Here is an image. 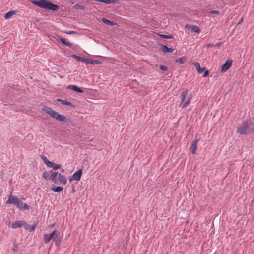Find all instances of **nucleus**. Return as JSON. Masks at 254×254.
<instances>
[{
  "label": "nucleus",
  "mask_w": 254,
  "mask_h": 254,
  "mask_svg": "<svg viewBox=\"0 0 254 254\" xmlns=\"http://www.w3.org/2000/svg\"><path fill=\"white\" fill-rule=\"evenodd\" d=\"M197 143H198V140H196L195 141H194L192 145H191V146L190 147V151L192 153V154H195V151L197 149Z\"/></svg>",
  "instance_id": "nucleus-12"
},
{
  "label": "nucleus",
  "mask_w": 254,
  "mask_h": 254,
  "mask_svg": "<svg viewBox=\"0 0 254 254\" xmlns=\"http://www.w3.org/2000/svg\"><path fill=\"white\" fill-rule=\"evenodd\" d=\"M52 166V168L55 170H57L61 168L60 165L54 163H53V165Z\"/></svg>",
  "instance_id": "nucleus-27"
},
{
  "label": "nucleus",
  "mask_w": 254,
  "mask_h": 254,
  "mask_svg": "<svg viewBox=\"0 0 254 254\" xmlns=\"http://www.w3.org/2000/svg\"><path fill=\"white\" fill-rule=\"evenodd\" d=\"M232 61L231 60H227L222 66L221 72H225L228 70L232 65Z\"/></svg>",
  "instance_id": "nucleus-9"
},
{
  "label": "nucleus",
  "mask_w": 254,
  "mask_h": 254,
  "mask_svg": "<svg viewBox=\"0 0 254 254\" xmlns=\"http://www.w3.org/2000/svg\"><path fill=\"white\" fill-rule=\"evenodd\" d=\"M85 62H86L87 63H92L91 60H89L88 59H86V61Z\"/></svg>",
  "instance_id": "nucleus-37"
},
{
  "label": "nucleus",
  "mask_w": 254,
  "mask_h": 254,
  "mask_svg": "<svg viewBox=\"0 0 254 254\" xmlns=\"http://www.w3.org/2000/svg\"><path fill=\"white\" fill-rule=\"evenodd\" d=\"M254 120L250 119L239 125L237 131L240 134H248L254 131Z\"/></svg>",
  "instance_id": "nucleus-1"
},
{
  "label": "nucleus",
  "mask_w": 254,
  "mask_h": 254,
  "mask_svg": "<svg viewBox=\"0 0 254 254\" xmlns=\"http://www.w3.org/2000/svg\"><path fill=\"white\" fill-rule=\"evenodd\" d=\"M6 203L14 204L20 210H29L30 209L28 204L23 203L19 198L12 195L9 196Z\"/></svg>",
  "instance_id": "nucleus-4"
},
{
  "label": "nucleus",
  "mask_w": 254,
  "mask_h": 254,
  "mask_svg": "<svg viewBox=\"0 0 254 254\" xmlns=\"http://www.w3.org/2000/svg\"><path fill=\"white\" fill-rule=\"evenodd\" d=\"M161 51L164 53H172L173 51V49L171 48H168L166 46L163 45L161 47Z\"/></svg>",
  "instance_id": "nucleus-15"
},
{
  "label": "nucleus",
  "mask_w": 254,
  "mask_h": 254,
  "mask_svg": "<svg viewBox=\"0 0 254 254\" xmlns=\"http://www.w3.org/2000/svg\"><path fill=\"white\" fill-rule=\"evenodd\" d=\"M59 180L60 184L63 185H65L67 183V180L65 177L60 173L58 174Z\"/></svg>",
  "instance_id": "nucleus-11"
},
{
  "label": "nucleus",
  "mask_w": 254,
  "mask_h": 254,
  "mask_svg": "<svg viewBox=\"0 0 254 254\" xmlns=\"http://www.w3.org/2000/svg\"><path fill=\"white\" fill-rule=\"evenodd\" d=\"M60 233L58 230H54L50 234H45L43 236V241L44 243L48 244L51 240H54L56 238L60 236Z\"/></svg>",
  "instance_id": "nucleus-6"
},
{
  "label": "nucleus",
  "mask_w": 254,
  "mask_h": 254,
  "mask_svg": "<svg viewBox=\"0 0 254 254\" xmlns=\"http://www.w3.org/2000/svg\"><path fill=\"white\" fill-rule=\"evenodd\" d=\"M41 158L45 163V164L46 163V162L49 161L48 158L45 156H42Z\"/></svg>",
  "instance_id": "nucleus-32"
},
{
  "label": "nucleus",
  "mask_w": 254,
  "mask_h": 254,
  "mask_svg": "<svg viewBox=\"0 0 254 254\" xmlns=\"http://www.w3.org/2000/svg\"><path fill=\"white\" fill-rule=\"evenodd\" d=\"M186 28H191L192 31H193L196 33H199L200 29L198 26L197 25H186Z\"/></svg>",
  "instance_id": "nucleus-13"
},
{
  "label": "nucleus",
  "mask_w": 254,
  "mask_h": 254,
  "mask_svg": "<svg viewBox=\"0 0 254 254\" xmlns=\"http://www.w3.org/2000/svg\"><path fill=\"white\" fill-rule=\"evenodd\" d=\"M65 33L67 34H72L75 33V32H74L73 31H65Z\"/></svg>",
  "instance_id": "nucleus-34"
},
{
  "label": "nucleus",
  "mask_w": 254,
  "mask_h": 254,
  "mask_svg": "<svg viewBox=\"0 0 254 254\" xmlns=\"http://www.w3.org/2000/svg\"><path fill=\"white\" fill-rule=\"evenodd\" d=\"M74 8L76 9L82 10L84 9V6L81 5L77 4L74 6Z\"/></svg>",
  "instance_id": "nucleus-28"
},
{
  "label": "nucleus",
  "mask_w": 254,
  "mask_h": 254,
  "mask_svg": "<svg viewBox=\"0 0 254 254\" xmlns=\"http://www.w3.org/2000/svg\"><path fill=\"white\" fill-rule=\"evenodd\" d=\"M242 21H243V19H242L240 20V21L239 22V24L241 23L242 22Z\"/></svg>",
  "instance_id": "nucleus-39"
},
{
  "label": "nucleus",
  "mask_w": 254,
  "mask_h": 254,
  "mask_svg": "<svg viewBox=\"0 0 254 254\" xmlns=\"http://www.w3.org/2000/svg\"><path fill=\"white\" fill-rule=\"evenodd\" d=\"M82 174V170L81 169L75 172L69 179V182H71L73 180L79 181L81 179V177Z\"/></svg>",
  "instance_id": "nucleus-7"
},
{
  "label": "nucleus",
  "mask_w": 254,
  "mask_h": 254,
  "mask_svg": "<svg viewBox=\"0 0 254 254\" xmlns=\"http://www.w3.org/2000/svg\"><path fill=\"white\" fill-rule=\"evenodd\" d=\"M193 64L195 66V68L196 69L197 71L199 73H202L204 71V70H205V68H201L200 67V64H199V63L195 62Z\"/></svg>",
  "instance_id": "nucleus-14"
},
{
  "label": "nucleus",
  "mask_w": 254,
  "mask_h": 254,
  "mask_svg": "<svg viewBox=\"0 0 254 254\" xmlns=\"http://www.w3.org/2000/svg\"><path fill=\"white\" fill-rule=\"evenodd\" d=\"M180 98L181 101L179 105L180 107L182 109L186 108L190 103L192 95L189 93L188 90H186L181 93Z\"/></svg>",
  "instance_id": "nucleus-5"
},
{
  "label": "nucleus",
  "mask_w": 254,
  "mask_h": 254,
  "mask_svg": "<svg viewBox=\"0 0 254 254\" xmlns=\"http://www.w3.org/2000/svg\"><path fill=\"white\" fill-rule=\"evenodd\" d=\"M186 61V58L184 56L181 57L175 60V62L180 64H184Z\"/></svg>",
  "instance_id": "nucleus-22"
},
{
  "label": "nucleus",
  "mask_w": 254,
  "mask_h": 254,
  "mask_svg": "<svg viewBox=\"0 0 254 254\" xmlns=\"http://www.w3.org/2000/svg\"><path fill=\"white\" fill-rule=\"evenodd\" d=\"M204 47L207 48H209L210 47H215V45H214V44H207L204 45Z\"/></svg>",
  "instance_id": "nucleus-31"
},
{
  "label": "nucleus",
  "mask_w": 254,
  "mask_h": 254,
  "mask_svg": "<svg viewBox=\"0 0 254 254\" xmlns=\"http://www.w3.org/2000/svg\"><path fill=\"white\" fill-rule=\"evenodd\" d=\"M221 44V43H217V44H215L214 45H215V47H216V46H220Z\"/></svg>",
  "instance_id": "nucleus-38"
},
{
  "label": "nucleus",
  "mask_w": 254,
  "mask_h": 254,
  "mask_svg": "<svg viewBox=\"0 0 254 254\" xmlns=\"http://www.w3.org/2000/svg\"><path fill=\"white\" fill-rule=\"evenodd\" d=\"M52 190L55 192H58L63 190V188L62 187L58 186L56 187H52L51 188Z\"/></svg>",
  "instance_id": "nucleus-24"
},
{
  "label": "nucleus",
  "mask_w": 254,
  "mask_h": 254,
  "mask_svg": "<svg viewBox=\"0 0 254 254\" xmlns=\"http://www.w3.org/2000/svg\"><path fill=\"white\" fill-rule=\"evenodd\" d=\"M67 88L71 89L78 93H83L84 92L82 89L79 88L77 86L74 85H70L67 87Z\"/></svg>",
  "instance_id": "nucleus-10"
},
{
  "label": "nucleus",
  "mask_w": 254,
  "mask_h": 254,
  "mask_svg": "<svg viewBox=\"0 0 254 254\" xmlns=\"http://www.w3.org/2000/svg\"><path fill=\"white\" fill-rule=\"evenodd\" d=\"M31 2L40 8L48 10L57 11L59 6L49 2L48 0H32Z\"/></svg>",
  "instance_id": "nucleus-2"
},
{
  "label": "nucleus",
  "mask_w": 254,
  "mask_h": 254,
  "mask_svg": "<svg viewBox=\"0 0 254 254\" xmlns=\"http://www.w3.org/2000/svg\"><path fill=\"white\" fill-rule=\"evenodd\" d=\"M208 70H206L205 72H204V74H203V77H206L208 76Z\"/></svg>",
  "instance_id": "nucleus-36"
},
{
  "label": "nucleus",
  "mask_w": 254,
  "mask_h": 254,
  "mask_svg": "<svg viewBox=\"0 0 254 254\" xmlns=\"http://www.w3.org/2000/svg\"><path fill=\"white\" fill-rule=\"evenodd\" d=\"M53 241H55V245H57V246H59L61 243V238H60V236H59L58 237L56 238V239H54Z\"/></svg>",
  "instance_id": "nucleus-26"
},
{
  "label": "nucleus",
  "mask_w": 254,
  "mask_h": 254,
  "mask_svg": "<svg viewBox=\"0 0 254 254\" xmlns=\"http://www.w3.org/2000/svg\"><path fill=\"white\" fill-rule=\"evenodd\" d=\"M72 57L73 58H74L78 61H82L83 62H85L86 61V59H84L83 57H79V56H76V55H72Z\"/></svg>",
  "instance_id": "nucleus-25"
},
{
  "label": "nucleus",
  "mask_w": 254,
  "mask_h": 254,
  "mask_svg": "<svg viewBox=\"0 0 254 254\" xmlns=\"http://www.w3.org/2000/svg\"><path fill=\"white\" fill-rule=\"evenodd\" d=\"M42 111L58 121L64 122L65 123H70L71 121L69 119H67L64 115L59 114L51 107H44L42 108Z\"/></svg>",
  "instance_id": "nucleus-3"
},
{
  "label": "nucleus",
  "mask_w": 254,
  "mask_h": 254,
  "mask_svg": "<svg viewBox=\"0 0 254 254\" xmlns=\"http://www.w3.org/2000/svg\"><path fill=\"white\" fill-rule=\"evenodd\" d=\"M57 100L58 102L60 103L63 105H65L67 106H72L71 103L67 100H64L60 99H58Z\"/></svg>",
  "instance_id": "nucleus-19"
},
{
  "label": "nucleus",
  "mask_w": 254,
  "mask_h": 254,
  "mask_svg": "<svg viewBox=\"0 0 254 254\" xmlns=\"http://www.w3.org/2000/svg\"><path fill=\"white\" fill-rule=\"evenodd\" d=\"M58 174V172H53L52 171H51L50 180H51L55 183H56V178Z\"/></svg>",
  "instance_id": "nucleus-17"
},
{
  "label": "nucleus",
  "mask_w": 254,
  "mask_h": 254,
  "mask_svg": "<svg viewBox=\"0 0 254 254\" xmlns=\"http://www.w3.org/2000/svg\"><path fill=\"white\" fill-rule=\"evenodd\" d=\"M26 222L24 220L16 221L11 224V227L12 229H16L24 226Z\"/></svg>",
  "instance_id": "nucleus-8"
},
{
  "label": "nucleus",
  "mask_w": 254,
  "mask_h": 254,
  "mask_svg": "<svg viewBox=\"0 0 254 254\" xmlns=\"http://www.w3.org/2000/svg\"><path fill=\"white\" fill-rule=\"evenodd\" d=\"M53 162H51V161H50L49 160L48 161H47L46 162V163H45V164L49 167H50V168H52V167L53 166L52 165H53Z\"/></svg>",
  "instance_id": "nucleus-30"
},
{
  "label": "nucleus",
  "mask_w": 254,
  "mask_h": 254,
  "mask_svg": "<svg viewBox=\"0 0 254 254\" xmlns=\"http://www.w3.org/2000/svg\"><path fill=\"white\" fill-rule=\"evenodd\" d=\"M60 41L64 45H66V46H69V47H71L72 46V44L70 42H66L65 39L63 38H61L60 39Z\"/></svg>",
  "instance_id": "nucleus-23"
},
{
  "label": "nucleus",
  "mask_w": 254,
  "mask_h": 254,
  "mask_svg": "<svg viewBox=\"0 0 254 254\" xmlns=\"http://www.w3.org/2000/svg\"><path fill=\"white\" fill-rule=\"evenodd\" d=\"M24 227H25V228L26 230L29 231V232H32V231H34V229H35V228L36 227V224H34L33 225H28L26 223V224L24 226Z\"/></svg>",
  "instance_id": "nucleus-16"
},
{
  "label": "nucleus",
  "mask_w": 254,
  "mask_h": 254,
  "mask_svg": "<svg viewBox=\"0 0 254 254\" xmlns=\"http://www.w3.org/2000/svg\"><path fill=\"white\" fill-rule=\"evenodd\" d=\"M159 68H160V69L161 70H162L163 71H166L167 70V68L166 66H164V65H160L159 66Z\"/></svg>",
  "instance_id": "nucleus-33"
},
{
  "label": "nucleus",
  "mask_w": 254,
  "mask_h": 254,
  "mask_svg": "<svg viewBox=\"0 0 254 254\" xmlns=\"http://www.w3.org/2000/svg\"><path fill=\"white\" fill-rule=\"evenodd\" d=\"M16 11H11L6 13L4 16V18L5 19H8L12 17L13 15L16 14Z\"/></svg>",
  "instance_id": "nucleus-18"
},
{
  "label": "nucleus",
  "mask_w": 254,
  "mask_h": 254,
  "mask_svg": "<svg viewBox=\"0 0 254 254\" xmlns=\"http://www.w3.org/2000/svg\"><path fill=\"white\" fill-rule=\"evenodd\" d=\"M61 171H62V172H64V169H62V170H61Z\"/></svg>",
  "instance_id": "nucleus-40"
},
{
  "label": "nucleus",
  "mask_w": 254,
  "mask_h": 254,
  "mask_svg": "<svg viewBox=\"0 0 254 254\" xmlns=\"http://www.w3.org/2000/svg\"><path fill=\"white\" fill-rule=\"evenodd\" d=\"M50 174L51 171H46L43 173L42 176L46 180H49L50 179Z\"/></svg>",
  "instance_id": "nucleus-21"
},
{
  "label": "nucleus",
  "mask_w": 254,
  "mask_h": 254,
  "mask_svg": "<svg viewBox=\"0 0 254 254\" xmlns=\"http://www.w3.org/2000/svg\"><path fill=\"white\" fill-rule=\"evenodd\" d=\"M210 13L212 14H219V11L218 10H212L210 12Z\"/></svg>",
  "instance_id": "nucleus-35"
},
{
  "label": "nucleus",
  "mask_w": 254,
  "mask_h": 254,
  "mask_svg": "<svg viewBox=\"0 0 254 254\" xmlns=\"http://www.w3.org/2000/svg\"><path fill=\"white\" fill-rule=\"evenodd\" d=\"M102 20L104 23L109 25H111V26H114L116 24V22H115L114 21H111L108 20L104 18H102Z\"/></svg>",
  "instance_id": "nucleus-20"
},
{
  "label": "nucleus",
  "mask_w": 254,
  "mask_h": 254,
  "mask_svg": "<svg viewBox=\"0 0 254 254\" xmlns=\"http://www.w3.org/2000/svg\"><path fill=\"white\" fill-rule=\"evenodd\" d=\"M160 36L164 39H171L172 37L170 35H161V34L160 35Z\"/></svg>",
  "instance_id": "nucleus-29"
}]
</instances>
